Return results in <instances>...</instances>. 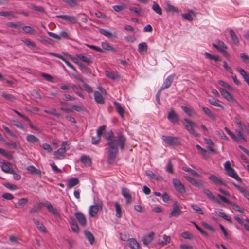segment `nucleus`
I'll return each instance as SVG.
<instances>
[{
    "mask_svg": "<svg viewBox=\"0 0 249 249\" xmlns=\"http://www.w3.org/2000/svg\"><path fill=\"white\" fill-rule=\"evenodd\" d=\"M125 141V137L120 133L118 134L117 140H112L111 141L107 142V145L109 147L108 151V162L109 164L113 163L115 160L118 152L117 145H119L121 150L124 149Z\"/></svg>",
    "mask_w": 249,
    "mask_h": 249,
    "instance_id": "obj_1",
    "label": "nucleus"
},
{
    "mask_svg": "<svg viewBox=\"0 0 249 249\" xmlns=\"http://www.w3.org/2000/svg\"><path fill=\"white\" fill-rule=\"evenodd\" d=\"M70 149V144L68 141H63L61 146L53 153L54 158L56 160H62L65 158L66 151Z\"/></svg>",
    "mask_w": 249,
    "mask_h": 249,
    "instance_id": "obj_2",
    "label": "nucleus"
},
{
    "mask_svg": "<svg viewBox=\"0 0 249 249\" xmlns=\"http://www.w3.org/2000/svg\"><path fill=\"white\" fill-rule=\"evenodd\" d=\"M182 123L185 129L191 134L196 137L200 136V134L196 131L194 129V127L196 126V124L195 123L187 119H184Z\"/></svg>",
    "mask_w": 249,
    "mask_h": 249,
    "instance_id": "obj_3",
    "label": "nucleus"
},
{
    "mask_svg": "<svg viewBox=\"0 0 249 249\" xmlns=\"http://www.w3.org/2000/svg\"><path fill=\"white\" fill-rule=\"evenodd\" d=\"M175 76V75L174 74H172L171 75H170L164 81L162 85L160 88V89H159L158 92V93H157V94L156 95L157 100V101L158 102H160V100H159V97L160 96V94L161 91L162 90H163L164 89H167L169 87H170V86H171V84L173 82V79L174 78Z\"/></svg>",
    "mask_w": 249,
    "mask_h": 249,
    "instance_id": "obj_4",
    "label": "nucleus"
},
{
    "mask_svg": "<svg viewBox=\"0 0 249 249\" xmlns=\"http://www.w3.org/2000/svg\"><path fill=\"white\" fill-rule=\"evenodd\" d=\"M103 203L102 201H99L94 205H91L88 210V213L90 217H95L98 211L102 209Z\"/></svg>",
    "mask_w": 249,
    "mask_h": 249,
    "instance_id": "obj_5",
    "label": "nucleus"
},
{
    "mask_svg": "<svg viewBox=\"0 0 249 249\" xmlns=\"http://www.w3.org/2000/svg\"><path fill=\"white\" fill-rule=\"evenodd\" d=\"M181 207L179 205V203L175 201L173 203V209L170 213L169 216L170 217H178L182 213L181 210Z\"/></svg>",
    "mask_w": 249,
    "mask_h": 249,
    "instance_id": "obj_6",
    "label": "nucleus"
},
{
    "mask_svg": "<svg viewBox=\"0 0 249 249\" xmlns=\"http://www.w3.org/2000/svg\"><path fill=\"white\" fill-rule=\"evenodd\" d=\"M162 140L166 144L170 146L177 145L179 142L178 138L173 136L163 135Z\"/></svg>",
    "mask_w": 249,
    "mask_h": 249,
    "instance_id": "obj_7",
    "label": "nucleus"
},
{
    "mask_svg": "<svg viewBox=\"0 0 249 249\" xmlns=\"http://www.w3.org/2000/svg\"><path fill=\"white\" fill-rule=\"evenodd\" d=\"M173 184L175 189L180 194H184L186 189L184 185L177 178L173 179Z\"/></svg>",
    "mask_w": 249,
    "mask_h": 249,
    "instance_id": "obj_8",
    "label": "nucleus"
},
{
    "mask_svg": "<svg viewBox=\"0 0 249 249\" xmlns=\"http://www.w3.org/2000/svg\"><path fill=\"white\" fill-rule=\"evenodd\" d=\"M98 89L100 92L98 91H95L94 93V99L95 101L99 104H104L105 102L104 99L101 95V93L103 94L105 92V90L100 86L98 87Z\"/></svg>",
    "mask_w": 249,
    "mask_h": 249,
    "instance_id": "obj_9",
    "label": "nucleus"
},
{
    "mask_svg": "<svg viewBox=\"0 0 249 249\" xmlns=\"http://www.w3.org/2000/svg\"><path fill=\"white\" fill-rule=\"evenodd\" d=\"M74 216L79 224L82 227H85L87 225V220L85 215L81 212H76Z\"/></svg>",
    "mask_w": 249,
    "mask_h": 249,
    "instance_id": "obj_10",
    "label": "nucleus"
},
{
    "mask_svg": "<svg viewBox=\"0 0 249 249\" xmlns=\"http://www.w3.org/2000/svg\"><path fill=\"white\" fill-rule=\"evenodd\" d=\"M48 54L49 55H51V56H54V57H57L60 59H61L62 60H63L67 65L68 66H69L70 68H71L72 70H73L74 71H76V70L75 69V68L73 66V65H72L71 63H70L68 61H67V60L66 59V58H65L64 57H63V56L60 55V54H57V53H48Z\"/></svg>",
    "mask_w": 249,
    "mask_h": 249,
    "instance_id": "obj_11",
    "label": "nucleus"
},
{
    "mask_svg": "<svg viewBox=\"0 0 249 249\" xmlns=\"http://www.w3.org/2000/svg\"><path fill=\"white\" fill-rule=\"evenodd\" d=\"M219 90L224 98L231 102H233L235 101L234 98L228 91L223 88H219Z\"/></svg>",
    "mask_w": 249,
    "mask_h": 249,
    "instance_id": "obj_12",
    "label": "nucleus"
},
{
    "mask_svg": "<svg viewBox=\"0 0 249 249\" xmlns=\"http://www.w3.org/2000/svg\"><path fill=\"white\" fill-rule=\"evenodd\" d=\"M226 174L229 177L233 178L238 182H241L242 181L241 178L239 177L237 173L233 168L229 169V170L226 171Z\"/></svg>",
    "mask_w": 249,
    "mask_h": 249,
    "instance_id": "obj_13",
    "label": "nucleus"
},
{
    "mask_svg": "<svg viewBox=\"0 0 249 249\" xmlns=\"http://www.w3.org/2000/svg\"><path fill=\"white\" fill-rule=\"evenodd\" d=\"M1 168L3 172L9 174L13 173V169L12 168V164L10 163L3 161L1 162Z\"/></svg>",
    "mask_w": 249,
    "mask_h": 249,
    "instance_id": "obj_14",
    "label": "nucleus"
},
{
    "mask_svg": "<svg viewBox=\"0 0 249 249\" xmlns=\"http://www.w3.org/2000/svg\"><path fill=\"white\" fill-rule=\"evenodd\" d=\"M167 118L172 123H176L178 121V115L172 108L170 109L168 112Z\"/></svg>",
    "mask_w": 249,
    "mask_h": 249,
    "instance_id": "obj_15",
    "label": "nucleus"
},
{
    "mask_svg": "<svg viewBox=\"0 0 249 249\" xmlns=\"http://www.w3.org/2000/svg\"><path fill=\"white\" fill-rule=\"evenodd\" d=\"M208 178L214 184L217 185H224V182L223 180L220 178L216 175H211L209 176Z\"/></svg>",
    "mask_w": 249,
    "mask_h": 249,
    "instance_id": "obj_16",
    "label": "nucleus"
},
{
    "mask_svg": "<svg viewBox=\"0 0 249 249\" xmlns=\"http://www.w3.org/2000/svg\"><path fill=\"white\" fill-rule=\"evenodd\" d=\"M121 193L123 197L126 199V203L129 204L131 202V196L129 191L127 188H122L121 189Z\"/></svg>",
    "mask_w": 249,
    "mask_h": 249,
    "instance_id": "obj_17",
    "label": "nucleus"
},
{
    "mask_svg": "<svg viewBox=\"0 0 249 249\" xmlns=\"http://www.w3.org/2000/svg\"><path fill=\"white\" fill-rule=\"evenodd\" d=\"M56 18H59L69 22L71 23H75L77 21V18L74 16H69V15H59L56 16Z\"/></svg>",
    "mask_w": 249,
    "mask_h": 249,
    "instance_id": "obj_18",
    "label": "nucleus"
},
{
    "mask_svg": "<svg viewBox=\"0 0 249 249\" xmlns=\"http://www.w3.org/2000/svg\"><path fill=\"white\" fill-rule=\"evenodd\" d=\"M213 46L220 52L221 51H224V50H226L227 49V47L225 43L219 40H216V43H213Z\"/></svg>",
    "mask_w": 249,
    "mask_h": 249,
    "instance_id": "obj_19",
    "label": "nucleus"
},
{
    "mask_svg": "<svg viewBox=\"0 0 249 249\" xmlns=\"http://www.w3.org/2000/svg\"><path fill=\"white\" fill-rule=\"evenodd\" d=\"M43 205L47 209L49 212L52 213L53 214L55 215H59V213L57 209L54 208L51 203L49 202H46L43 204Z\"/></svg>",
    "mask_w": 249,
    "mask_h": 249,
    "instance_id": "obj_20",
    "label": "nucleus"
},
{
    "mask_svg": "<svg viewBox=\"0 0 249 249\" xmlns=\"http://www.w3.org/2000/svg\"><path fill=\"white\" fill-rule=\"evenodd\" d=\"M128 246L132 249H139L140 245L135 238H129L127 240Z\"/></svg>",
    "mask_w": 249,
    "mask_h": 249,
    "instance_id": "obj_21",
    "label": "nucleus"
},
{
    "mask_svg": "<svg viewBox=\"0 0 249 249\" xmlns=\"http://www.w3.org/2000/svg\"><path fill=\"white\" fill-rule=\"evenodd\" d=\"M80 161L85 166H90L91 164V159L86 155L81 156Z\"/></svg>",
    "mask_w": 249,
    "mask_h": 249,
    "instance_id": "obj_22",
    "label": "nucleus"
},
{
    "mask_svg": "<svg viewBox=\"0 0 249 249\" xmlns=\"http://www.w3.org/2000/svg\"><path fill=\"white\" fill-rule=\"evenodd\" d=\"M154 236V233L151 232L148 235H145L142 240V243L144 245H147L150 243L153 240Z\"/></svg>",
    "mask_w": 249,
    "mask_h": 249,
    "instance_id": "obj_23",
    "label": "nucleus"
},
{
    "mask_svg": "<svg viewBox=\"0 0 249 249\" xmlns=\"http://www.w3.org/2000/svg\"><path fill=\"white\" fill-rule=\"evenodd\" d=\"M233 185L239 191V192L246 197L249 201V190L246 189L245 188L241 187L235 183Z\"/></svg>",
    "mask_w": 249,
    "mask_h": 249,
    "instance_id": "obj_24",
    "label": "nucleus"
},
{
    "mask_svg": "<svg viewBox=\"0 0 249 249\" xmlns=\"http://www.w3.org/2000/svg\"><path fill=\"white\" fill-rule=\"evenodd\" d=\"M79 183V179L76 178H71L69 179L67 183V186L69 189H71Z\"/></svg>",
    "mask_w": 249,
    "mask_h": 249,
    "instance_id": "obj_25",
    "label": "nucleus"
},
{
    "mask_svg": "<svg viewBox=\"0 0 249 249\" xmlns=\"http://www.w3.org/2000/svg\"><path fill=\"white\" fill-rule=\"evenodd\" d=\"M195 15V12L193 10H190L188 13L182 14L181 16L184 19L191 21L193 20Z\"/></svg>",
    "mask_w": 249,
    "mask_h": 249,
    "instance_id": "obj_26",
    "label": "nucleus"
},
{
    "mask_svg": "<svg viewBox=\"0 0 249 249\" xmlns=\"http://www.w3.org/2000/svg\"><path fill=\"white\" fill-rule=\"evenodd\" d=\"M203 192L210 199L215 201L217 203L219 204L220 203L218 200L215 199V196L213 195L212 192L209 189H204Z\"/></svg>",
    "mask_w": 249,
    "mask_h": 249,
    "instance_id": "obj_27",
    "label": "nucleus"
},
{
    "mask_svg": "<svg viewBox=\"0 0 249 249\" xmlns=\"http://www.w3.org/2000/svg\"><path fill=\"white\" fill-rule=\"evenodd\" d=\"M105 75L106 76L108 77L109 78L112 79V80H117L118 79L120 78V76L118 74V73L113 72V71H105Z\"/></svg>",
    "mask_w": 249,
    "mask_h": 249,
    "instance_id": "obj_28",
    "label": "nucleus"
},
{
    "mask_svg": "<svg viewBox=\"0 0 249 249\" xmlns=\"http://www.w3.org/2000/svg\"><path fill=\"white\" fill-rule=\"evenodd\" d=\"M33 220L34 221L35 224L37 228V229L42 232L43 233H46L47 231L46 230L45 227H44L43 224L40 222L39 220L33 219Z\"/></svg>",
    "mask_w": 249,
    "mask_h": 249,
    "instance_id": "obj_29",
    "label": "nucleus"
},
{
    "mask_svg": "<svg viewBox=\"0 0 249 249\" xmlns=\"http://www.w3.org/2000/svg\"><path fill=\"white\" fill-rule=\"evenodd\" d=\"M202 109L204 113L207 115L211 120L215 121L216 118L215 116L211 112V111L207 107H202Z\"/></svg>",
    "mask_w": 249,
    "mask_h": 249,
    "instance_id": "obj_30",
    "label": "nucleus"
},
{
    "mask_svg": "<svg viewBox=\"0 0 249 249\" xmlns=\"http://www.w3.org/2000/svg\"><path fill=\"white\" fill-rule=\"evenodd\" d=\"M27 170L32 174L37 175L38 176H41V172L40 170L36 169L34 166L30 165L27 167Z\"/></svg>",
    "mask_w": 249,
    "mask_h": 249,
    "instance_id": "obj_31",
    "label": "nucleus"
},
{
    "mask_svg": "<svg viewBox=\"0 0 249 249\" xmlns=\"http://www.w3.org/2000/svg\"><path fill=\"white\" fill-rule=\"evenodd\" d=\"M26 140L30 143H36L39 142V140L32 134H28L26 136Z\"/></svg>",
    "mask_w": 249,
    "mask_h": 249,
    "instance_id": "obj_32",
    "label": "nucleus"
},
{
    "mask_svg": "<svg viewBox=\"0 0 249 249\" xmlns=\"http://www.w3.org/2000/svg\"><path fill=\"white\" fill-rule=\"evenodd\" d=\"M184 178L190 183L194 185L195 186H196L197 187H201L202 186V184L201 183L196 181L194 178H192L190 176H184Z\"/></svg>",
    "mask_w": 249,
    "mask_h": 249,
    "instance_id": "obj_33",
    "label": "nucleus"
},
{
    "mask_svg": "<svg viewBox=\"0 0 249 249\" xmlns=\"http://www.w3.org/2000/svg\"><path fill=\"white\" fill-rule=\"evenodd\" d=\"M165 9L167 12H171L172 13H178L179 12L178 9L170 3H167L166 5Z\"/></svg>",
    "mask_w": 249,
    "mask_h": 249,
    "instance_id": "obj_34",
    "label": "nucleus"
},
{
    "mask_svg": "<svg viewBox=\"0 0 249 249\" xmlns=\"http://www.w3.org/2000/svg\"><path fill=\"white\" fill-rule=\"evenodd\" d=\"M76 56L83 62L87 63H90L91 62V59L89 57L86 56L83 54H77Z\"/></svg>",
    "mask_w": 249,
    "mask_h": 249,
    "instance_id": "obj_35",
    "label": "nucleus"
},
{
    "mask_svg": "<svg viewBox=\"0 0 249 249\" xmlns=\"http://www.w3.org/2000/svg\"><path fill=\"white\" fill-rule=\"evenodd\" d=\"M99 32L108 38H112L115 37L109 31L106 29H100Z\"/></svg>",
    "mask_w": 249,
    "mask_h": 249,
    "instance_id": "obj_36",
    "label": "nucleus"
},
{
    "mask_svg": "<svg viewBox=\"0 0 249 249\" xmlns=\"http://www.w3.org/2000/svg\"><path fill=\"white\" fill-rule=\"evenodd\" d=\"M114 206L116 211V216L120 218L122 216L121 207L118 202H115Z\"/></svg>",
    "mask_w": 249,
    "mask_h": 249,
    "instance_id": "obj_37",
    "label": "nucleus"
},
{
    "mask_svg": "<svg viewBox=\"0 0 249 249\" xmlns=\"http://www.w3.org/2000/svg\"><path fill=\"white\" fill-rule=\"evenodd\" d=\"M84 235L86 238L89 240L90 244L92 245L94 242V237L92 234L88 231H85L84 232Z\"/></svg>",
    "mask_w": 249,
    "mask_h": 249,
    "instance_id": "obj_38",
    "label": "nucleus"
},
{
    "mask_svg": "<svg viewBox=\"0 0 249 249\" xmlns=\"http://www.w3.org/2000/svg\"><path fill=\"white\" fill-rule=\"evenodd\" d=\"M114 104L115 105V107L117 111L119 113V114L121 116V117H124V109L122 107L121 104L117 102H115Z\"/></svg>",
    "mask_w": 249,
    "mask_h": 249,
    "instance_id": "obj_39",
    "label": "nucleus"
},
{
    "mask_svg": "<svg viewBox=\"0 0 249 249\" xmlns=\"http://www.w3.org/2000/svg\"><path fill=\"white\" fill-rule=\"evenodd\" d=\"M181 108L189 116H192L195 113L194 109L192 108L185 106H181Z\"/></svg>",
    "mask_w": 249,
    "mask_h": 249,
    "instance_id": "obj_40",
    "label": "nucleus"
},
{
    "mask_svg": "<svg viewBox=\"0 0 249 249\" xmlns=\"http://www.w3.org/2000/svg\"><path fill=\"white\" fill-rule=\"evenodd\" d=\"M204 55L205 57L210 60H213L215 61H219L220 60V57L218 55H213L208 52H205L204 53Z\"/></svg>",
    "mask_w": 249,
    "mask_h": 249,
    "instance_id": "obj_41",
    "label": "nucleus"
},
{
    "mask_svg": "<svg viewBox=\"0 0 249 249\" xmlns=\"http://www.w3.org/2000/svg\"><path fill=\"white\" fill-rule=\"evenodd\" d=\"M230 35L231 36V38L233 41V42L235 44H237L239 42V40L238 39V37L235 34V33L234 32V31L232 29H230Z\"/></svg>",
    "mask_w": 249,
    "mask_h": 249,
    "instance_id": "obj_42",
    "label": "nucleus"
},
{
    "mask_svg": "<svg viewBox=\"0 0 249 249\" xmlns=\"http://www.w3.org/2000/svg\"><path fill=\"white\" fill-rule=\"evenodd\" d=\"M138 49L140 53L146 52L148 49V46L145 42H142L138 45Z\"/></svg>",
    "mask_w": 249,
    "mask_h": 249,
    "instance_id": "obj_43",
    "label": "nucleus"
},
{
    "mask_svg": "<svg viewBox=\"0 0 249 249\" xmlns=\"http://www.w3.org/2000/svg\"><path fill=\"white\" fill-rule=\"evenodd\" d=\"M163 240L161 242H159V244L161 246H165L168 244H169L171 241V238L169 236H167L166 235H163Z\"/></svg>",
    "mask_w": 249,
    "mask_h": 249,
    "instance_id": "obj_44",
    "label": "nucleus"
},
{
    "mask_svg": "<svg viewBox=\"0 0 249 249\" xmlns=\"http://www.w3.org/2000/svg\"><path fill=\"white\" fill-rule=\"evenodd\" d=\"M152 9L158 14L161 15L162 14L161 8L156 2H153Z\"/></svg>",
    "mask_w": 249,
    "mask_h": 249,
    "instance_id": "obj_45",
    "label": "nucleus"
},
{
    "mask_svg": "<svg viewBox=\"0 0 249 249\" xmlns=\"http://www.w3.org/2000/svg\"><path fill=\"white\" fill-rule=\"evenodd\" d=\"M218 215L224 218L225 220L231 222V219L222 210H219L217 213Z\"/></svg>",
    "mask_w": 249,
    "mask_h": 249,
    "instance_id": "obj_46",
    "label": "nucleus"
},
{
    "mask_svg": "<svg viewBox=\"0 0 249 249\" xmlns=\"http://www.w3.org/2000/svg\"><path fill=\"white\" fill-rule=\"evenodd\" d=\"M182 169L184 171L189 172L192 175L195 176H196V177H201V176H200V175L199 174H198L196 171H194V170H193V169H191V168H190L189 167H183L182 168Z\"/></svg>",
    "mask_w": 249,
    "mask_h": 249,
    "instance_id": "obj_47",
    "label": "nucleus"
},
{
    "mask_svg": "<svg viewBox=\"0 0 249 249\" xmlns=\"http://www.w3.org/2000/svg\"><path fill=\"white\" fill-rule=\"evenodd\" d=\"M0 154L9 159H11L13 158L12 155L9 151L2 148H1L0 150Z\"/></svg>",
    "mask_w": 249,
    "mask_h": 249,
    "instance_id": "obj_48",
    "label": "nucleus"
},
{
    "mask_svg": "<svg viewBox=\"0 0 249 249\" xmlns=\"http://www.w3.org/2000/svg\"><path fill=\"white\" fill-rule=\"evenodd\" d=\"M191 207L196 213L200 214H203L204 213L202 208L196 204H192Z\"/></svg>",
    "mask_w": 249,
    "mask_h": 249,
    "instance_id": "obj_49",
    "label": "nucleus"
},
{
    "mask_svg": "<svg viewBox=\"0 0 249 249\" xmlns=\"http://www.w3.org/2000/svg\"><path fill=\"white\" fill-rule=\"evenodd\" d=\"M44 112L46 113H48V114H51V115H54V116H60V114L57 112L56 109L55 108H52L50 110H44Z\"/></svg>",
    "mask_w": 249,
    "mask_h": 249,
    "instance_id": "obj_50",
    "label": "nucleus"
},
{
    "mask_svg": "<svg viewBox=\"0 0 249 249\" xmlns=\"http://www.w3.org/2000/svg\"><path fill=\"white\" fill-rule=\"evenodd\" d=\"M129 9L131 12L139 15H140L142 12V9L138 7H130Z\"/></svg>",
    "mask_w": 249,
    "mask_h": 249,
    "instance_id": "obj_51",
    "label": "nucleus"
},
{
    "mask_svg": "<svg viewBox=\"0 0 249 249\" xmlns=\"http://www.w3.org/2000/svg\"><path fill=\"white\" fill-rule=\"evenodd\" d=\"M146 175L150 179H159V177H156L155 174L151 171H146Z\"/></svg>",
    "mask_w": 249,
    "mask_h": 249,
    "instance_id": "obj_52",
    "label": "nucleus"
},
{
    "mask_svg": "<svg viewBox=\"0 0 249 249\" xmlns=\"http://www.w3.org/2000/svg\"><path fill=\"white\" fill-rule=\"evenodd\" d=\"M28 202V199L27 198H22L18 200V206H15L16 208H20L22 207L24 205L27 203Z\"/></svg>",
    "mask_w": 249,
    "mask_h": 249,
    "instance_id": "obj_53",
    "label": "nucleus"
},
{
    "mask_svg": "<svg viewBox=\"0 0 249 249\" xmlns=\"http://www.w3.org/2000/svg\"><path fill=\"white\" fill-rule=\"evenodd\" d=\"M106 126L103 125L99 127L97 130V136H99V138H101V136L103 133L105 131Z\"/></svg>",
    "mask_w": 249,
    "mask_h": 249,
    "instance_id": "obj_54",
    "label": "nucleus"
},
{
    "mask_svg": "<svg viewBox=\"0 0 249 249\" xmlns=\"http://www.w3.org/2000/svg\"><path fill=\"white\" fill-rule=\"evenodd\" d=\"M59 36H60V38L62 37L68 39L70 38V33L66 31H61Z\"/></svg>",
    "mask_w": 249,
    "mask_h": 249,
    "instance_id": "obj_55",
    "label": "nucleus"
},
{
    "mask_svg": "<svg viewBox=\"0 0 249 249\" xmlns=\"http://www.w3.org/2000/svg\"><path fill=\"white\" fill-rule=\"evenodd\" d=\"M12 122H13V124L14 125H15V126H16L17 127L19 128H20L21 129H24V126H23V124L19 121H18V120H13L12 121Z\"/></svg>",
    "mask_w": 249,
    "mask_h": 249,
    "instance_id": "obj_56",
    "label": "nucleus"
},
{
    "mask_svg": "<svg viewBox=\"0 0 249 249\" xmlns=\"http://www.w3.org/2000/svg\"><path fill=\"white\" fill-rule=\"evenodd\" d=\"M209 102L211 104H212L213 106H215L216 107H219L222 109L224 108V107L220 104H219L218 103H217L215 99H209Z\"/></svg>",
    "mask_w": 249,
    "mask_h": 249,
    "instance_id": "obj_57",
    "label": "nucleus"
},
{
    "mask_svg": "<svg viewBox=\"0 0 249 249\" xmlns=\"http://www.w3.org/2000/svg\"><path fill=\"white\" fill-rule=\"evenodd\" d=\"M3 185L6 188L9 190H15L17 189V187L16 185L12 184L9 183H5Z\"/></svg>",
    "mask_w": 249,
    "mask_h": 249,
    "instance_id": "obj_58",
    "label": "nucleus"
},
{
    "mask_svg": "<svg viewBox=\"0 0 249 249\" xmlns=\"http://www.w3.org/2000/svg\"><path fill=\"white\" fill-rule=\"evenodd\" d=\"M125 6L124 5H115L112 7L113 10L115 12H120L123 10H124L125 8Z\"/></svg>",
    "mask_w": 249,
    "mask_h": 249,
    "instance_id": "obj_59",
    "label": "nucleus"
},
{
    "mask_svg": "<svg viewBox=\"0 0 249 249\" xmlns=\"http://www.w3.org/2000/svg\"><path fill=\"white\" fill-rule=\"evenodd\" d=\"M225 130L232 139L235 141H237V136L231 131L227 127H225Z\"/></svg>",
    "mask_w": 249,
    "mask_h": 249,
    "instance_id": "obj_60",
    "label": "nucleus"
},
{
    "mask_svg": "<svg viewBox=\"0 0 249 249\" xmlns=\"http://www.w3.org/2000/svg\"><path fill=\"white\" fill-rule=\"evenodd\" d=\"M63 1L68 3L71 7H74L77 5V3L75 0H63Z\"/></svg>",
    "mask_w": 249,
    "mask_h": 249,
    "instance_id": "obj_61",
    "label": "nucleus"
},
{
    "mask_svg": "<svg viewBox=\"0 0 249 249\" xmlns=\"http://www.w3.org/2000/svg\"><path fill=\"white\" fill-rule=\"evenodd\" d=\"M47 33L50 37L57 40H60V36L59 35L51 32H48Z\"/></svg>",
    "mask_w": 249,
    "mask_h": 249,
    "instance_id": "obj_62",
    "label": "nucleus"
},
{
    "mask_svg": "<svg viewBox=\"0 0 249 249\" xmlns=\"http://www.w3.org/2000/svg\"><path fill=\"white\" fill-rule=\"evenodd\" d=\"M2 197L6 200H12L14 198V196L10 193H6L2 195Z\"/></svg>",
    "mask_w": 249,
    "mask_h": 249,
    "instance_id": "obj_63",
    "label": "nucleus"
},
{
    "mask_svg": "<svg viewBox=\"0 0 249 249\" xmlns=\"http://www.w3.org/2000/svg\"><path fill=\"white\" fill-rule=\"evenodd\" d=\"M181 236L186 239H191L192 235L188 232H184L181 234Z\"/></svg>",
    "mask_w": 249,
    "mask_h": 249,
    "instance_id": "obj_64",
    "label": "nucleus"
}]
</instances>
